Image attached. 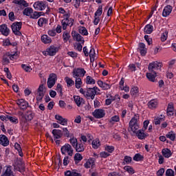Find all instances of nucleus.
I'll return each mask as SVG.
<instances>
[{
  "label": "nucleus",
  "instance_id": "obj_4",
  "mask_svg": "<svg viewBox=\"0 0 176 176\" xmlns=\"http://www.w3.org/2000/svg\"><path fill=\"white\" fill-rule=\"evenodd\" d=\"M21 27H23V22H14L12 24V31L16 36H21L22 34L21 32H20Z\"/></svg>",
  "mask_w": 176,
  "mask_h": 176
},
{
  "label": "nucleus",
  "instance_id": "obj_55",
  "mask_svg": "<svg viewBox=\"0 0 176 176\" xmlns=\"http://www.w3.org/2000/svg\"><path fill=\"white\" fill-rule=\"evenodd\" d=\"M8 120H10L11 123H14V124H17V123H19V118H17V117L9 116Z\"/></svg>",
  "mask_w": 176,
  "mask_h": 176
},
{
  "label": "nucleus",
  "instance_id": "obj_30",
  "mask_svg": "<svg viewBox=\"0 0 176 176\" xmlns=\"http://www.w3.org/2000/svg\"><path fill=\"white\" fill-rule=\"evenodd\" d=\"M94 158H89L86 163L84 164L85 168H90L94 166Z\"/></svg>",
  "mask_w": 176,
  "mask_h": 176
},
{
  "label": "nucleus",
  "instance_id": "obj_14",
  "mask_svg": "<svg viewBox=\"0 0 176 176\" xmlns=\"http://www.w3.org/2000/svg\"><path fill=\"white\" fill-rule=\"evenodd\" d=\"M33 6L35 10L42 11L46 9V3H45V1H36L34 3Z\"/></svg>",
  "mask_w": 176,
  "mask_h": 176
},
{
  "label": "nucleus",
  "instance_id": "obj_20",
  "mask_svg": "<svg viewBox=\"0 0 176 176\" xmlns=\"http://www.w3.org/2000/svg\"><path fill=\"white\" fill-rule=\"evenodd\" d=\"M12 3L18 5L20 9H24V8H28V3L25 0H14Z\"/></svg>",
  "mask_w": 176,
  "mask_h": 176
},
{
  "label": "nucleus",
  "instance_id": "obj_57",
  "mask_svg": "<svg viewBox=\"0 0 176 176\" xmlns=\"http://www.w3.org/2000/svg\"><path fill=\"white\" fill-rule=\"evenodd\" d=\"M111 101H116V102H120V96L118 94L115 95V96H110Z\"/></svg>",
  "mask_w": 176,
  "mask_h": 176
},
{
  "label": "nucleus",
  "instance_id": "obj_21",
  "mask_svg": "<svg viewBox=\"0 0 176 176\" xmlns=\"http://www.w3.org/2000/svg\"><path fill=\"white\" fill-rule=\"evenodd\" d=\"M146 46L144 43H140L138 47V52H140L141 56H146Z\"/></svg>",
  "mask_w": 176,
  "mask_h": 176
},
{
  "label": "nucleus",
  "instance_id": "obj_23",
  "mask_svg": "<svg viewBox=\"0 0 176 176\" xmlns=\"http://www.w3.org/2000/svg\"><path fill=\"white\" fill-rule=\"evenodd\" d=\"M171 12H173V7L171 6L168 5L165 6L162 11L163 17H167V16H170Z\"/></svg>",
  "mask_w": 176,
  "mask_h": 176
},
{
  "label": "nucleus",
  "instance_id": "obj_58",
  "mask_svg": "<svg viewBox=\"0 0 176 176\" xmlns=\"http://www.w3.org/2000/svg\"><path fill=\"white\" fill-rule=\"evenodd\" d=\"M10 45H12V43H10V40L9 38H6L3 41L2 46H4V47H8Z\"/></svg>",
  "mask_w": 176,
  "mask_h": 176
},
{
  "label": "nucleus",
  "instance_id": "obj_49",
  "mask_svg": "<svg viewBox=\"0 0 176 176\" xmlns=\"http://www.w3.org/2000/svg\"><path fill=\"white\" fill-rule=\"evenodd\" d=\"M69 142L72 146H73V148H75L76 146V144H78L79 142H78V139H76V138L73 136L69 139Z\"/></svg>",
  "mask_w": 176,
  "mask_h": 176
},
{
  "label": "nucleus",
  "instance_id": "obj_29",
  "mask_svg": "<svg viewBox=\"0 0 176 176\" xmlns=\"http://www.w3.org/2000/svg\"><path fill=\"white\" fill-rule=\"evenodd\" d=\"M174 104L173 103H169L168 104V107H167V110H166V113L168 116H173V115H174Z\"/></svg>",
  "mask_w": 176,
  "mask_h": 176
},
{
  "label": "nucleus",
  "instance_id": "obj_43",
  "mask_svg": "<svg viewBox=\"0 0 176 176\" xmlns=\"http://www.w3.org/2000/svg\"><path fill=\"white\" fill-rule=\"evenodd\" d=\"M33 12H34V10H32V8H26L23 10V14L25 16H30V17H31V15L32 14Z\"/></svg>",
  "mask_w": 176,
  "mask_h": 176
},
{
  "label": "nucleus",
  "instance_id": "obj_13",
  "mask_svg": "<svg viewBox=\"0 0 176 176\" xmlns=\"http://www.w3.org/2000/svg\"><path fill=\"white\" fill-rule=\"evenodd\" d=\"M72 36L74 41H76L77 42H81L82 45L85 43V39L83 38V36H82L80 34L76 32V31L73 30L72 32Z\"/></svg>",
  "mask_w": 176,
  "mask_h": 176
},
{
  "label": "nucleus",
  "instance_id": "obj_24",
  "mask_svg": "<svg viewBox=\"0 0 176 176\" xmlns=\"http://www.w3.org/2000/svg\"><path fill=\"white\" fill-rule=\"evenodd\" d=\"M0 145L2 146H8L9 139L5 135H0Z\"/></svg>",
  "mask_w": 176,
  "mask_h": 176
},
{
  "label": "nucleus",
  "instance_id": "obj_42",
  "mask_svg": "<svg viewBox=\"0 0 176 176\" xmlns=\"http://www.w3.org/2000/svg\"><path fill=\"white\" fill-rule=\"evenodd\" d=\"M139 91L140 89H138V87H133L131 89V94L133 97H137Z\"/></svg>",
  "mask_w": 176,
  "mask_h": 176
},
{
  "label": "nucleus",
  "instance_id": "obj_40",
  "mask_svg": "<svg viewBox=\"0 0 176 176\" xmlns=\"http://www.w3.org/2000/svg\"><path fill=\"white\" fill-rule=\"evenodd\" d=\"M2 176H14L11 167H7L5 173H3Z\"/></svg>",
  "mask_w": 176,
  "mask_h": 176
},
{
  "label": "nucleus",
  "instance_id": "obj_18",
  "mask_svg": "<svg viewBox=\"0 0 176 176\" xmlns=\"http://www.w3.org/2000/svg\"><path fill=\"white\" fill-rule=\"evenodd\" d=\"M55 119L58 120L57 123L62 124V126H67L68 124V120L63 118V116L60 115H55Z\"/></svg>",
  "mask_w": 176,
  "mask_h": 176
},
{
  "label": "nucleus",
  "instance_id": "obj_11",
  "mask_svg": "<svg viewBox=\"0 0 176 176\" xmlns=\"http://www.w3.org/2000/svg\"><path fill=\"white\" fill-rule=\"evenodd\" d=\"M73 78H83L86 75V72L83 68L74 69L72 72Z\"/></svg>",
  "mask_w": 176,
  "mask_h": 176
},
{
  "label": "nucleus",
  "instance_id": "obj_1",
  "mask_svg": "<svg viewBox=\"0 0 176 176\" xmlns=\"http://www.w3.org/2000/svg\"><path fill=\"white\" fill-rule=\"evenodd\" d=\"M35 117V113L32 110L27 111L25 114L21 112L19 117V123L22 129H28V122H31Z\"/></svg>",
  "mask_w": 176,
  "mask_h": 176
},
{
  "label": "nucleus",
  "instance_id": "obj_16",
  "mask_svg": "<svg viewBox=\"0 0 176 176\" xmlns=\"http://www.w3.org/2000/svg\"><path fill=\"white\" fill-rule=\"evenodd\" d=\"M0 32L4 36H8L10 34V30L8 28V25L6 24L1 25Z\"/></svg>",
  "mask_w": 176,
  "mask_h": 176
},
{
  "label": "nucleus",
  "instance_id": "obj_9",
  "mask_svg": "<svg viewBox=\"0 0 176 176\" xmlns=\"http://www.w3.org/2000/svg\"><path fill=\"white\" fill-rule=\"evenodd\" d=\"M97 91H100V89L97 87H94L92 88H87L86 97H90L91 100H94Z\"/></svg>",
  "mask_w": 176,
  "mask_h": 176
},
{
  "label": "nucleus",
  "instance_id": "obj_34",
  "mask_svg": "<svg viewBox=\"0 0 176 176\" xmlns=\"http://www.w3.org/2000/svg\"><path fill=\"white\" fill-rule=\"evenodd\" d=\"M146 78L150 82H155L156 74L151 72L149 73H146Z\"/></svg>",
  "mask_w": 176,
  "mask_h": 176
},
{
  "label": "nucleus",
  "instance_id": "obj_5",
  "mask_svg": "<svg viewBox=\"0 0 176 176\" xmlns=\"http://www.w3.org/2000/svg\"><path fill=\"white\" fill-rule=\"evenodd\" d=\"M46 93V87L44 84H41L37 89V96L36 97V101H42L43 100V97H45V94Z\"/></svg>",
  "mask_w": 176,
  "mask_h": 176
},
{
  "label": "nucleus",
  "instance_id": "obj_54",
  "mask_svg": "<svg viewBox=\"0 0 176 176\" xmlns=\"http://www.w3.org/2000/svg\"><path fill=\"white\" fill-rule=\"evenodd\" d=\"M100 141L97 140H94L92 141V148H94V149H98V148L100 147Z\"/></svg>",
  "mask_w": 176,
  "mask_h": 176
},
{
  "label": "nucleus",
  "instance_id": "obj_45",
  "mask_svg": "<svg viewBox=\"0 0 176 176\" xmlns=\"http://www.w3.org/2000/svg\"><path fill=\"white\" fill-rule=\"evenodd\" d=\"M83 159V157L82 156V154L77 153L74 155V162L76 164H78L79 162H80Z\"/></svg>",
  "mask_w": 176,
  "mask_h": 176
},
{
  "label": "nucleus",
  "instance_id": "obj_10",
  "mask_svg": "<svg viewBox=\"0 0 176 176\" xmlns=\"http://www.w3.org/2000/svg\"><path fill=\"white\" fill-rule=\"evenodd\" d=\"M56 82H57V74L54 73L50 74L47 79L48 88L52 89L56 85Z\"/></svg>",
  "mask_w": 176,
  "mask_h": 176
},
{
  "label": "nucleus",
  "instance_id": "obj_32",
  "mask_svg": "<svg viewBox=\"0 0 176 176\" xmlns=\"http://www.w3.org/2000/svg\"><path fill=\"white\" fill-rule=\"evenodd\" d=\"M144 32L145 34H152L153 32V25L151 24H147L145 25Z\"/></svg>",
  "mask_w": 176,
  "mask_h": 176
},
{
  "label": "nucleus",
  "instance_id": "obj_62",
  "mask_svg": "<svg viewBox=\"0 0 176 176\" xmlns=\"http://www.w3.org/2000/svg\"><path fill=\"white\" fill-rule=\"evenodd\" d=\"M16 166L20 171H24V164L21 161H18Z\"/></svg>",
  "mask_w": 176,
  "mask_h": 176
},
{
  "label": "nucleus",
  "instance_id": "obj_17",
  "mask_svg": "<svg viewBox=\"0 0 176 176\" xmlns=\"http://www.w3.org/2000/svg\"><path fill=\"white\" fill-rule=\"evenodd\" d=\"M76 152L81 153L85 152V149H86V143H82V140H80L78 144H76Z\"/></svg>",
  "mask_w": 176,
  "mask_h": 176
},
{
  "label": "nucleus",
  "instance_id": "obj_64",
  "mask_svg": "<svg viewBox=\"0 0 176 176\" xmlns=\"http://www.w3.org/2000/svg\"><path fill=\"white\" fill-rule=\"evenodd\" d=\"M108 176H123V174L118 172L109 173Z\"/></svg>",
  "mask_w": 176,
  "mask_h": 176
},
{
  "label": "nucleus",
  "instance_id": "obj_19",
  "mask_svg": "<svg viewBox=\"0 0 176 176\" xmlns=\"http://www.w3.org/2000/svg\"><path fill=\"white\" fill-rule=\"evenodd\" d=\"M159 105V101L157 99H152L147 103V107L149 109H156Z\"/></svg>",
  "mask_w": 176,
  "mask_h": 176
},
{
  "label": "nucleus",
  "instance_id": "obj_31",
  "mask_svg": "<svg viewBox=\"0 0 176 176\" xmlns=\"http://www.w3.org/2000/svg\"><path fill=\"white\" fill-rule=\"evenodd\" d=\"M65 176H82V175L78 172H76V170H67L65 172Z\"/></svg>",
  "mask_w": 176,
  "mask_h": 176
},
{
  "label": "nucleus",
  "instance_id": "obj_63",
  "mask_svg": "<svg viewBox=\"0 0 176 176\" xmlns=\"http://www.w3.org/2000/svg\"><path fill=\"white\" fill-rule=\"evenodd\" d=\"M175 173L173 170V169H167L166 171V176H174Z\"/></svg>",
  "mask_w": 176,
  "mask_h": 176
},
{
  "label": "nucleus",
  "instance_id": "obj_59",
  "mask_svg": "<svg viewBox=\"0 0 176 176\" xmlns=\"http://www.w3.org/2000/svg\"><path fill=\"white\" fill-rule=\"evenodd\" d=\"M21 68H23L25 72H31V71H32L31 66H27L25 64H22Z\"/></svg>",
  "mask_w": 176,
  "mask_h": 176
},
{
  "label": "nucleus",
  "instance_id": "obj_56",
  "mask_svg": "<svg viewBox=\"0 0 176 176\" xmlns=\"http://www.w3.org/2000/svg\"><path fill=\"white\" fill-rule=\"evenodd\" d=\"M102 14V6H100L94 14L95 16H101Z\"/></svg>",
  "mask_w": 176,
  "mask_h": 176
},
{
  "label": "nucleus",
  "instance_id": "obj_35",
  "mask_svg": "<svg viewBox=\"0 0 176 176\" xmlns=\"http://www.w3.org/2000/svg\"><path fill=\"white\" fill-rule=\"evenodd\" d=\"M109 122L111 124H115V123L120 122V117L119 116H113L109 119Z\"/></svg>",
  "mask_w": 176,
  "mask_h": 176
},
{
  "label": "nucleus",
  "instance_id": "obj_12",
  "mask_svg": "<svg viewBox=\"0 0 176 176\" xmlns=\"http://www.w3.org/2000/svg\"><path fill=\"white\" fill-rule=\"evenodd\" d=\"M92 115L96 118V119H102V118L105 116V110L102 109H96L92 113Z\"/></svg>",
  "mask_w": 176,
  "mask_h": 176
},
{
  "label": "nucleus",
  "instance_id": "obj_46",
  "mask_svg": "<svg viewBox=\"0 0 176 176\" xmlns=\"http://www.w3.org/2000/svg\"><path fill=\"white\" fill-rule=\"evenodd\" d=\"M133 160L135 162H142V160H144V156H142L141 154L140 153H136L133 157Z\"/></svg>",
  "mask_w": 176,
  "mask_h": 176
},
{
  "label": "nucleus",
  "instance_id": "obj_37",
  "mask_svg": "<svg viewBox=\"0 0 176 176\" xmlns=\"http://www.w3.org/2000/svg\"><path fill=\"white\" fill-rule=\"evenodd\" d=\"M85 83L87 85H96V80L93 77L88 76L85 78Z\"/></svg>",
  "mask_w": 176,
  "mask_h": 176
},
{
  "label": "nucleus",
  "instance_id": "obj_25",
  "mask_svg": "<svg viewBox=\"0 0 176 176\" xmlns=\"http://www.w3.org/2000/svg\"><path fill=\"white\" fill-rule=\"evenodd\" d=\"M52 133L53 134L54 141L60 140L63 137V131L60 129H54Z\"/></svg>",
  "mask_w": 176,
  "mask_h": 176
},
{
  "label": "nucleus",
  "instance_id": "obj_50",
  "mask_svg": "<svg viewBox=\"0 0 176 176\" xmlns=\"http://www.w3.org/2000/svg\"><path fill=\"white\" fill-rule=\"evenodd\" d=\"M69 38H71V34L67 32H64L63 34V38L65 42V43H67L68 41H69Z\"/></svg>",
  "mask_w": 176,
  "mask_h": 176
},
{
  "label": "nucleus",
  "instance_id": "obj_38",
  "mask_svg": "<svg viewBox=\"0 0 176 176\" xmlns=\"http://www.w3.org/2000/svg\"><path fill=\"white\" fill-rule=\"evenodd\" d=\"M78 32L81 35L87 36L89 35V32H87V29L83 26H80L78 28Z\"/></svg>",
  "mask_w": 176,
  "mask_h": 176
},
{
  "label": "nucleus",
  "instance_id": "obj_22",
  "mask_svg": "<svg viewBox=\"0 0 176 176\" xmlns=\"http://www.w3.org/2000/svg\"><path fill=\"white\" fill-rule=\"evenodd\" d=\"M136 135L138 140H145L146 137H148L149 134L145 133L144 129H140L137 131Z\"/></svg>",
  "mask_w": 176,
  "mask_h": 176
},
{
  "label": "nucleus",
  "instance_id": "obj_53",
  "mask_svg": "<svg viewBox=\"0 0 176 176\" xmlns=\"http://www.w3.org/2000/svg\"><path fill=\"white\" fill-rule=\"evenodd\" d=\"M168 37V31L166 30L162 34V36H161L162 42H166V41H167Z\"/></svg>",
  "mask_w": 176,
  "mask_h": 176
},
{
  "label": "nucleus",
  "instance_id": "obj_15",
  "mask_svg": "<svg viewBox=\"0 0 176 176\" xmlns=\"http://www.w3.org/2000/svg\"><path fill=\"white\" fill-rule=\"evenodd\" d=\"M16 104L19 107L20 109L23 111H25V109L30 107L28 102L24 99H18L16 100Z\"/></svg>",
  "mask_w": 176,
  "mask_h": 176
},
{
  "label": "nucleus",
  "instance_id": "obj_6",
  "mask_svg": "<svg viewBox=\"0 0 176 176\" xmlns=\"http://www.w3.org/2000/svg\"><path fill=\"white\" fill-rule=\"evenodd\" d=\"M60 151L62 155H65V153H67L69 156H72L74 155V148H72V146L69 144H65L63 146Z\"/></svg>",
  "mask_w": 176,
  "mask_h": 176
},
{
  "label": "nucleus",
  "instance_id": "obj_52",
  "mask_svg": "<svg viewBox=\"0 0 176 176\" xmlns=\"http://www.w3.org/2000/svg\"><path fill=\"white\" fill-rule=\"evenodd\" d=\"M124 170H125V171H127L129 174H134L135 173V171L134 170V168H133V167L130 166H124Z\"/></svg>",
  "mask_w": 176,
  "mask_h": 176
},
{
  "label": "nucleus",
  "instance_id": "obj_36",
  "mask_svg": "<svg viewBox=\"0 0 176 176\" xmlns=\"http://www.w3.org/2000/svg\"><path fill=\"white\" fill-rule=\"evenodd\" d=\"M164 120H166V117L161 115V117H157L154 119V123L155 125L160 124V123H162V122H164Z\"/></svg>",
  "mask_w": 176,
  "mask_h": 176
},
{
  "label": "nucleus",
  "instance_id": "obj_61",
  "mask_svg": "<svg viewBox=\"0 0 176 176\" xmlns=\"http://www.w3.org/2000/svg\"><path fill=\"white\" fill-rule=\"evenodd\" d=\"M124 162H126V164H130V163L133 162V158L129 155H126L124 157Z\"/></svg>",
  "mask_w": 176,
  "mask_h": 176
},
{
  "label": "nucleus",
  "instance_id": "obj_8",
  "mask_svg": "<svg viewBox=\"0 0 176 176\" xmlns=\"http://www.w3.org/2000/svg\"><path fill=\"white\" fill-rule=\"evenodd\" d=\"M58 52V47L51 45L50 47L46 49V51L43 52L44 56H56V53Z\"/></svg>",
  "mask_w": 176,
  "mask_h": 176
},
{
  "label": "nucleus",
  "instance_id": "obj_26",
  "mask_svg": "<svg viewBox=\"0 0 176 176\" xmlns=\"http://www.w3.org/2000/svg\"><path fill=\"white\" fill-rule=\"evenodd\" d=\"M74 102L76 104L77 107H82L85 105V99L80 98L79 96H74Z\"/></svg>",
  "mask_w": 176,
  "mask_h": 176
},
{
  "label": "nucleus",
  "instance_id": "obj_28",
  "mask_svg": "<svg viewBox=\"0 0 176 176\" xmlns=\"http://www.w3.org/2000/svg\"><path fill=\"white\" fill-rule=\"evenodd\" d=\"M162 153L164 157H166V159H168V157H171V156L173 155V153L169 148H163L162 150Z\"/></svg>",
  "mask_w": 176,
  "mask_h": 176
},
{
  "label": "nucleus",
  "instance_id": "obj_60",
  "mask_svg": "<svg viewBox=\"0 0 176 176\" xmlns=\"http://www.w3.org/2000/svg\"><path fill=\"white\" fill-rule=\"evenodd\" d=\"M56 90L57 93L60 94V96H63V85H61V84H57Z\"/></svg>",
  "mask_w": 176,
  "mask_h": 176
},
{
  "label": "nucleus",
  "instance_id": "obj_3",
  "mask_svg": "<svg viewBox=\"0 0 176 176\" xmlns=\"http://www.w3.org/2000/svg\"><path fill=\"white\" fill-rule=\"evenodd\" d=\"M64 19L61 21L62 28L63 30H67V28L74 25V19L69 18V14L63 15Z\"/></svg>",
  "mask_w": 176,
  "mask_h": 176
},
{
  "label": "nucleus",
  "instance_id": "obj_7",
  "mask_svg": "<svg viewBox=\"0 0 176 176\" xmlns=\"http://www.w3.org/2000/svg\"><path fill=\"white\" fill-rule=\"evenodd\" d=\"M162 69V63L159 62H153L148 65L149 72L157 74L156 71Z\"/></svg>",
  "mask_w": 176,
  "mask_h": 176
},
{
  "label": "nucleus",
  "instance_id": "obj_41",
  "mask_svg": "<svg viewBox=\"0 0 176 176\" xmlns=\"http://www.w3.org/2000/svg\"><path fill=\"white\" fill-rule=\"evenodd\" d=\"M47 19L46 18H40L38 20V27H43V25H45V24H47Z\"/></svg>",
  "mask_w": 176,
  "mask_h": 176
},
{
  "label": "nucleus",
  "instance_id": "obj_27",
  "mask_svg": "<svg viewBox=\"0 0 176 176\" xmlns=\"http://www.w3.org/2000/svg\"><path fill=\"white\" fill-rule=\"evenodd\" d=\"M98 85L102 89V90H109V89L112 87L111 85L104 82H102V80H98Z\"/></svg>",
  "mask_w": 176,
  "mask_h": 176
},
{
  "label": "nucleus",
  "instance_id": "obj_44",
  "mask_svg": "<svg viewBox=\"0 0 176 176\" xmlns=\"http://www.w3.org/2000/svg\"><path fill=\"white\" fill-rule=\"evenodd\" d=\"M166 138H169V140H170V141H175V133L173 131H169L166 135Z\"/></svg>",
  "mask_w": 176,
  "mask_h": 176
},
{
  "label": "nucleus",
  "instance_id": "obj_51",
  "mask_svg": "<svg viewBox=\"0 0 176 176\" xmlns=\"http://www.w3.org/2000/svg\"><path fill=\"white\" fill-rule=\"evenodd\" d=\"M63 135L65 137H67V138H69V137H73V134L69 133V131H68V129L67 128H63Z\"/></svg>",
  "mask_w": 176,
  "mask_h": 176
},
{
  "label": "nucleus",
  "instance_id": "obj_39",
  "mask_svg": "<svg viewBox=\"0 0 176 176\" xmlns=\"http://www.w3.org/2000/svg\"><path fill=\"white\" fill-rule=\"evenodd\" d=\"M65 80L67 83V87H71L75 85V81H74L72 78L69 77H65Z\"/></svg>",
  "mask_w": 176,
  "mask_h": 176
},
{
  "label": "nucleus",
  "instance_id": "obj_2",
  "mask_svg": "<svg viewBox=\"0 0 176 176\" xmlns=\"http://www.w3.org/2000/svg\"><path fill=\"white\" fill-rule=\"evenodd\" d=\"M138 119H140V116L138 114H135L134 116L131 119L129 126V131H133L135 133L140 126H138Z\"/></svg>",
  "mask_w": 176,
  "mask_h": 176
},
{
  "label": "nucleus",
  "instance_id": "obj_33",
  "mask_svg": "<svg viewBox=\"0 0 176 176\" xmlns=\"http://www.w3.org/2000/svg\"><path fill=\"white\" fill-rule=\"evenodd\" d=\"M41 41L43 43H45V45L47 43H52V38L47 36V34H43L41 36Z\"/></svg>",
  "mask_w": 176,
  "mask_h": 176
},
{
  "label": "nucleus",
  "instance_id": "obj_48",
  "mask_svg": "<svg viewBox=\"0 0 176 176\" xmlns=\"http://www.w3.org/2000/svg\"><path fill=\"white\" fill-rule=\"evenodd\" d=\"M89 56L90 57L91 63V61H94V57H96V50L94 48H91L89 51Z\"/></svg>",
  "mask_w": 176,
  "mask_h": 176
},
{
  "label": "nucleus",
  "instance_id": "obj_47",
  "mask_svg": "<svg viewBox=\"0 0 176 176\" xmlns=\"http://www.w3.org/2000/svg\"><path fill=\"white\" fill-rule=\"evenodd\" d=\"M75 80V86L76 89H80L82 87V78H74Z\"/></svg>",
  "mask_w": 176,
  "mask_h": 176
}]
</instances>
